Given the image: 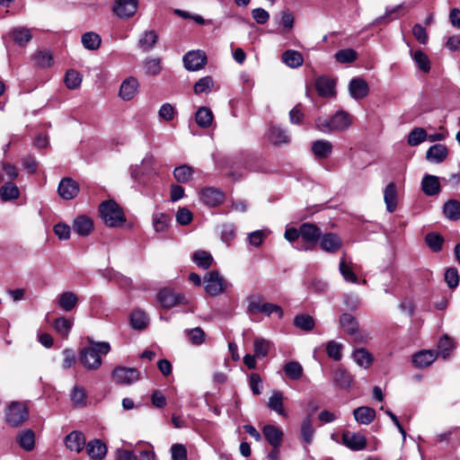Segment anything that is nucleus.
Wrapping results in <instances>:
<instances>
[{
  "mask_svg": "<svg viewBox=\"0 0 460 460\" xmlns=\"http://www.w3.org/2000/svg\"><path fill=\"white\" fill-rule=\"evenodd\" d=\"M35 64L42 68L49 67L52 65L53 58L49 51H39L33 55Z\"/></svg>",
  "mask_w": 460,
  "mask_h": 460,
  "instance_id": "59",
  "label": "nucleus"
},
{
  "mask_svg": "<svg viewBox=\"0 0 460 460\" xmlns=\"http://www.w3.org/2000/svg\"><path fill=\"white\" fill-rule=\"evenodd\" d=\"M272 343L261 337H256L253 341V351L257 358H263L268 356Z\"/></svg>",
  "mask_w": 460,
  "mask_h": 460,
  "instance_id": "40",
  "label": "nucleus"
},
{
  "mask_svg": "<svg viewBox=\"0 0 460 460\" xmlns=\"http://www.w3.org/2000/svg\"><path fill=\"white\" fill-rule=\"evenodd\" d=\"M71 400L77 407L85 406L86 404V393L85 390L78 385L74 386L71 392Z\"/></svg>",
  "mask_w": 460,
  "mask_h": 460,
  "instance_id": "61",
  "label": "nucleus"
},
{
  "mask_svg": "<svg viewBox=\"0 0 460 460\" xmlns=\"http://www.w3.org/2000/svg\"><path fill=\"white\" fill-rule=\"evenodd\" d=\"M58 192L62 199L69 200L77 196L79 185L69 177L63 178L58 184Z\"/></svg>",
  "mask_w": 460,
  "mask_h": 460,
  "instance_id": "12",
  "label": "nucleus"
},
{
  "mask_svg": "<svg viewBox=\"0 0 460 460\" xmlns=\"http://www.w3.org/2000/svg\"><path fill=\"white\" fill-rule=\"evenodd\" d=\"M99 211L102 219L108 226L116 227L126 221L122 208L114 200L102 201L99 206Z\"/></svg>",
  "mask_w": 460,
  "mask_h": 460,
  "instance_id": "3",
  "label": "nucleus"
},
{
  "mask_svg": "<svg viewBox=\"0 0 460 460\" xmlns=\"http://www.w3.org/2000/svg\"><path fill=\"white\" fill-rule=\"evenodd\" d=\"M426 243L435 252L441 251L444 239L441 235L429 233L425 237Z\"/></svg>",
  "mask_w": 460,
  "mask_h": 460,
  "instance_id": "62",
  "label": "nucleus"
},
{
  "mask_svg": "<svg viewBox=\"0 0 460 460\" xmlns=\"http://www.w3.org/2000/svg\"><path fill=\"white\" fill-rule=\"evenodd\" d=\"M353 415L358 423L368 425L375 420L376 411L373 408L361 406L353 411Z\"/></svg>",
  "mask_w": 460,
  "mask_h": 460,
  "instance_id": "28",
  "label": "nucleus"
},
{
  "mask_svg": "<svg viewBox=\"0 0 460 460\" xmlns=\"http://www.w3.org/2000/svg\"><path fill=\"white\" fill-rule=\"evenodd\" d=\"M445 216L450 220H457L460 218V202L455 199L448 200L445 203Z\"/></svg>",
  "mask_w": 460,
  "mask_h": 460,
  "instance_id": "49",
  "label": "nucleus"
},
{
  "mask_svg": "<svg viewBox=\"0 0 460 460\" xmlns=\"http://www.w3.org/2000/svg\"><path fill=\"white\" fill-rule=\"evenodd\" d=\"M0 168V183L4 181H13L18 177V169L10 163L1 162Z\"/></svg>",
  "mask_w": 460,
  "mask_h": 460,
  "instance_id": "39",
  "label": "nucleus"
},
{
  "mask_svg": "<svg viewBox=\"0 0 460 460\" xmlns=\"http://www.w3.org/2000/svg\"><path fill=\"white\" fill-rule=\"evenodd\" d=\"M411 58L420 70L428 73L430 70V61L428 56L420 49L411 51Z\"/></svg>",
  "mask_w": 460,
  "mask_h": 460,
  "instance_id": "47",
  "label": "nucleus"
},
{
  "mask_svg": "<svg viewBox=\"0 0 460 460\" xmlns=\"http://www.w3.org/2000/svg\"><path fill=\"white\" fill-rule=\"evenodd\" d=\"M85 447L88 456L93 459H102L107 453L106 445L100 439H93L85 445Z\"/></svg>",
  "mask_w": 460,
  "mask_h": 460,
  "instance_id": "31",
  "label": "nucleus"
},
{
  "mask_svg": "<svg viewBox=\"0 0 460 460\" xmlns=\"http://www.w3.org/2000/svg\"><path fill=\"white\" fill-rule=\"evenodd\" d=\"M283 371L287 378L299 380L304 374V368L298 361H289L283 366Z\"/></svg>",
  "mask_w": 460,
  "mask_h": 460,
  "instance_id": "36",
  "label": "nucleus"
},
{
  "mask_svg": "<svg viewBox=\"0 0 460 460\" xmlns=\"http://www.w3.org/2000/svg\"><path fill=\"white\" fill-rule=\"evenodd\" d=\"M283 63L290 68L300 67L304 63L303 55L294 49H288L282 53L281 56Z\"/></svg>",
  "mask_w": 460,
  "mask_h": 460,
  "instance_id": "30",
  "label": "nucleus"
},
{
  "mask_svg": "<svg viewBox=\"0 0 460 460\" xmlns=\"http://www.w3.org/2000/svg\"><path fill=\"white\" fill-rule=\"evenodd\" d=\"M73 228L79 235L87 236L93 229V223L88 217L79 216L75 218Z\"/></svg>",
  "mask_w": 460,
  "mask_h": 460,
  "instance_id": "24",
  "label": "nucleus"
},
{
  "mask_svg": "<svg viewBox=\"0 0 460 460\" xmlns=\"http://www.w3.org/2000/svg\"><path fill=\"white\" fill-rule=\"evenodd\" d=\"M72 325H73V323L65 317L58 318L54 322V324H53L56 332L63 338H66L68 336V333L70 332Z\"/></svg>",
  "mask_w": 460,
  "mask_h": 460,
  "instance_id": "57",
  "label": "nucleus"
},
{
  "mask_svg": "<svg viewBox=\"0 0 460 460\" xmlns=\"http://www.w3.org/2000/svg\"><path fill=\"white\" fill-rule=\"evenodd\" d=\"M384 200L387 211L393 213L397 207V188L394 182L386 185L384 191Z\"/></svg>",
  "mask_w": 460,
  "mask_h": 460,
  "instance_id": "26",
  "label": "nucleus"
},
{
  "mask_svg": "<svg viewBox=\"0 0 460 460\" xmlns=\"http://www.w3.org/2000/svg\"><path fill=\"white\" fill-rule=\"evenodd\" d=\"M130 323L134 329L143 330L147 326L148 317L144 311L136 309L131 313Z\"/></svg>",
  "mask_w": 460,
  "mask_h": 460,
  "instance_id": "43",
  "label": "nucleus"
},
{
  "mask_svg": "<svg viewBox=\"0 0 460 460\" xmlns=\"http://www.w3.org/2000/svg\"><path fill=\"white\" fill-rule=\"evenodd\" d=\"M157 300L164 308H171L177 305H185L189 303L183 294L177 293L169 288H164L158 292Z\"/></svg>",
  "mask_w": 460,
  "mask_h": 460,
  "instance_id": "7",
  "label": "nucleus"
},
{
  "mask_svg": "<svg viewBox=\"0 0 460 460\" xmlns=\"http://www.w3.org/2000/svg\"><path fill=\"white\" fill-rule=\"evenodd\" d=\"M185 333L191 344L195 346L201 345L205 341L206 334L200 327L186 330Z\"/></svg>",
  "mask_w": 460,
  "mask_h": 460,
  "instance_id": "58",
  "label": "nucleus"
},
{
  "mask_svg": "<svg viewBox=\"0 0 460 460\" xmlns=\"http://www.w3.org/2000/svg\"><path fill=\"white\" fill-rule=\"evenodd\" d=\"M262 434L272 447H280L284 434L279 427L267 424L262 429Z\"/></svg>",
  "mask_w": 460,
  "mask_h": 460,
  "instance_id": "20",
  "label": "nucleus"
},
{
  "mask_svg": "<svg viewBox=\"0 0 460 460\" xmlns=\"http://www.w3.org/2000/svg\"><path fill=\"white\" fill-rule=\"evenodd\" d=\"M339 268L341 274L346 281L358 283V277L353 272L351 267L346 263L344 259L341 260Z\"/></svg>",
  "mask_w": 460,
  "mask_h": 460,
  "instance_id": "64",
  "label": "nucleus"
},
{
  "mask_svg": "<svg viewBox=\"0 0 460 460\" xmlns=\"http://www.w3.org/2000/svg\"><path fill=\"white\" fill-rule=\"evenodd\" d=\"M213 119V112L208 107H200L196 112L195 119L200 128H208L212 124Z\"/></svg>",
  "mask_w": 460,
  "mask_h": 460,
  "instance_id": "42",
  "label": "nucleus"
},
{
  "mask_svg": "<svg viewBox=\"0 0 460 460\" xmlns=\"http://www.w3.org/2000/svg\"><path fill=\"white\" fill-rule=\"evenodd\" d=\"M269 140L275 146L288 144L289 136L286 129L279 126H271L268 133Z\"/></svg>",
  "mask_w": 460,
  "mask_h": 460,
  "instance_id": "25",
  "label": "nucleus"
},
{
  "mask_svg": "<svg viewBox=\"0 0 460 460\" xmlns=\"http://www.w3.org/2000/svg\"><path fill=\"white\" fill-rule=\"evenodd\" d=\"M335 85V80L326 75H321L315 80L316 91L323 97L334 96Z\"/></svg>",
  "mask_w": 460,
  "mask_h": 460,
  "instance_id": "19",
  "label": "nucleus"
},
{
  "mask_svg": "<svg viewBox=\"0 0 460 460\" xmlns=\"http://www.w3.org/2000/svg\"><path fill=\"white\" fill-rule=\"evenodd\" d=\"M319 244L323 251L329 253H334L341 248L342 241L336 234L326 233L324 234H322Z\"/></svg>",
  "mask_w": 460,
  "mask_h": 460,
  "instance_id": "13",
  "label": "nucleus"
},
{
  "mask_svg": "<svg viewBox=\"0 0 460 460\" xmlns=\"http://www.w3.org/2000/svg\"><path fill=\"white\" fill-rule=\"evenodd\" d=\"M427 140V132L423 128H414L408 135L407 142L411 146L420 145Z\"/></svg>",
  "mask_w": 460,
  "mask_h": 460,
  "instance_id": "52",
  "label": "nucleus"
},
{
  "mask_svg": "<svg viewBox=\"0 0 460 460\" xmlns=\"http://www.w3.org/2000/svg\"><path fill=\"white\" fill-rule=\"evenodd\" d=\"M170 216L164 213H155L153 215V226L157 233L164 232L170 224Z\"/></svg>",
  "mask_w": 460,
  "mask_h": 460,
  "instance_id": "50",
  "label": "nucleus"
},
{
  "mask_svg": "<svg viewBox=\"0 0 460 460\" xmlns=\"http://www.w3.org/2000/svg\"><path fill=\"white\" fill-rule=\"evenodd\" d=\"M300 234L303 243L296 248L301 252L313 251L322 236V230L312 223H303L300 226Z\"/></svg>",
  "mask_w": 460,
  "mask_h": 460,
  "instance_id": "4",
  "label": "nucleus"
},
{
  "mask_svg": "<svg viewBox=\"0 0 460 460\" xmlns=\"http://www.w3.org/2000/svg\"><path fill=\"white\" fill-rule=\"evenodd\" d=\"M455 348L454 341L447 335H444L440 338L438 344V355H440L443 358H447L449 356L450 351Z\"/></svg>",
  "mask_w": 460,
  "mask_h": 460,
  "instance_id": "53",
  "label": "nucleus"
},
{
  "mask_svg": "<svg viewBox=\"0 0 460 460\" xmlns=\"http://www.w3.org/2000/svg\"><path fill=\"white\" fill-rule=\"evenodd\" d=\"M66 447L73 452L80 453L85 447L86 441L84 435L78 430H74L64 438Z\"/></svg>",
  "mask_w": 460,
  "mask_h": 460,
  "instance_id": "14",
  "label": "nucleus"
},
{
  "mask_svg": "<svg viewBox=\"0 0 460 460\" xmlns=\"http://www.w3.org/2000/svg\"><path fill=\"white\" fill-rule=\"evenodd\" d=\"M349 92L353 99L360 100L367 95L369 87L365 79L361 77H354L349 84Z\"/></svg>",
  "mask_w": 460,
  "mask_h": 460,
  "instance_id": "17",
  "label": "nucleus"
},
{
  "mask_svg": "<svg viewBox=\"0 0 460 460\" xmlns=\"http://www.w3.org/2000/svg\"><path fill=\"white\" fill-rule=\"evenodd\" d=\"M294 325L303 331L308 332L314 327V319L309 314H297L294 319Z\"/></svg>",
  "mask_w": 460,
  "mask_h": 460,
  "instance_id": "51",
  "label": "nucleus"
},
{
  "mask_svg": "<svg viewBox=\"0 0 460 460\" xmlns=\"http://www.w3.org/2000/svg\"><path fill=\"white\" fill-rule=\"evenodd\" d=\"M137 0H116L112 11L120 19L132 17L137 10Z\"/></svg>",
  "mask_w": 460,
  "mask_h": 460,
  "instance_id": "10",
  "label": "nucleus"
},
{
  "mask_svg": "<svg viewBox=\"0 0 460 460\" xmlns=\"http://www.w3.org/2000/svg\"><path fill=\"white\" fill-rule=\"evenodd\" d=\"M112 378L118 385H128L139 379V372L134 367H118L112 371Z\"/></svg>",
  "mask_w": 460,
  "mask_h": 460,
  "instance_id": "8",
  "label": "nucleus"
},
{
  "mask_svg": "<svg viewBox=\"0 0 460 460\" xmlns=\"http://www.w3.org/2000/svg\"><path fill=\"white\" fill-rule=\"evenodd\" d=\"M205 291L216 296L224 293L227 288L226 280L217 270L208 272L203 279Z\"/></svg>",
  "mask_w": 460,
  "mask_h": 460,
  "instance_id": "6",
  "label": "nucleus"
},
{
  "mask_svg": "<svg viewBox=\"0 0 460 460\" xmlns=\"http://www.w3.org/2000/svg\"><path fill=\"white\" fill-rule=\"evenodd\" d=\"M162 59L160 58H146L144 61L145 73L150 75H157L162 71Z\"/></svg>",
  "mask_w": 460,
  "mask_h": 460,
  "instance_id": "54",
  "label": "nucleus"
},
{
  "mask_svg": "<svg viewBox=\"0 0 460 460\" xmlns=\"http://www.w3.org/2000/svg\"><path fill=\"white\" fill-rule=\"evenodd\" d=\"M89 343L88 347L81 349L79 361L87 369H97L102 366V356L110 352L111 345L106 341H93L91 339Z\"/></svg>",
  "mask_w": 460,
  "mask_h": 460,
  "instance_id": "1",
  "label": "nucleus"
},
{
  "mask_svg": "<svg viewBox=\"0 0 460 460\" xmlns=\"http://www.w3.org/2000/svg\"><path fill=\"white\" fill-rule=\"evenodd\" d=\"M214 86V81L211 76L201 77L196 82L193 91L196 94L208 93L211 92Z\"/></svg>",
  "mask_w": 460,
  "mask_h": 460,
  "instance_id": "55",
  "label": "nucleus"
},
{
  "mask_svg": "<svg viewBox=\"0 0 460 460\" xmlns=\"http://www.w3.org/2000/svg\"><path fill=\"white\" fill-rule=\"evenodd\" d=\"M332 144L324 139L315 140L312 143V153L316 159H325L329 157L332 152Z\"/></svg>",
  "mask_w": 460,
  "mask_h": 460,
  "instance_id": "23",
  "label": "nucleus"
},
{
  "mask_svg": "<svg viewBox=\"0 0 460 460\" xmlns=\"http://www.w3.org/2000/svg\"><path fill=\"white\" fill-rule=\"evenodd\" d=\"M57 303L59 308L66 312H69L77 305L78 296L72 291H66L58 296Z\"/></svg>",
  "mask_w": 460,
  "mask_h": 460,
  "instance_id": "27",
  "label": "nucleus"
},
{
  "mask_svg": "<svg viewBox=\"0 0 460 460\" xmlns=\"http://www.w3.org/2000/svg\"><path fill=\"white\" fill-rule=\"evenodd\" d=\"M437 358L434 350H420L412 357L413 363L419 367H426L429 366Z\"/></svg>",
  "mask_w": 460,
  "mask_h": 460,
  "instance_id": "35",
  "label": "nucleus"
},
{
  "mask_svg": "<svg viewBox=\"0 0 460 460\" xmlns=\"http://www.w3.org/2000/svg\"><path fill=\"white\" fill-rule=\"evenodd\" d=\"M225 194L216 188H205L200 192V199L208 207H217L224 201Z\"/></svg>",
  "mask_w": 460,
  "mask_h": 460,
  "instance_id": "18",
  "label": "nucleus"
},
{
  "mask_svg": "<svg viewBox=\"0 0 460 460\" xmlns=\"http://www.w3.org/2000/svg\"><path fill=\"white\" fill-rule=\"evenodd\" d=\"M101 37L95 32H85L82 35L83 46L90 50H96L101 46Z\"/></svg>",
  "mask_w": 460,
  "mask_h": 460,
  "instance_id": "44",
  "label": "nucleus"
},
{
  "mask_svg": "<svg viewBox=\"0 0 460 460\" xmlns=\"http://www.w3.org/2000/svg\"><path fill=\"white\" fill-rule=\"evenodd\" d=\"M351 358L364 369H368L374 362L373 354L365 348L355 349L351 353Z\"/></svg>",
  "mask_w": 460,
  "mask_h": 460,
  "instance_id": "22",
  "label": "nucleus"
},
{
  "mask_svg": "<svg viewBox=\"0 0 460 460\" xmlns=\"http://www.w3.org/2000/svg\"><path fill=\"white\" fill-rule=\"evenodd\" d=\"M343 345L335 341H330L326 344V353L329 358L335 361H340L342 358Z\"/></svg>",
  "mask_w": 460,
  "mask_h": 460,
  "instance_id": "56",
  "label": "nucleus"
},
{
  "mask_svg": "<svg viewBox=\"0 0 460 460\" xmlns=\"http://www.w3.org/2000/svg\"><path fill=\"white\" fill-rule=\"evenodd\" d=\"M421 188L423 192L428 196L438 194L440 190L438 178L430 174L425 175L421 181Z\"/></svg>",
  "mask_w": 460,
  "mask_h": 460,
  "instance_id": "33",
  "label": "nucleus"
},
{
  "mask_svg": "<svg viewBox=\"0 0 460 460\" xmlns=\"http://www.w3.org/2000/svg\"><path fill=\"white\" fill-rule=\"evenodd\" d=\"M158 40V35L154 30L144 31L139 40L137 46L143 51L151 50Z\"/></svg>",
  "mask_w": 460,
  "mask_h": 460,
  "instance_id": "32",
  "label": "nucleus"
},
{
  "mask_svg": "<svg viewBox=\"0 0 460 460\" xmlns=\"http://www.w3.org/2000/svg\"><path fill=\"white\" fill-rule=\"evenodd\" d=\"M182 61L187 70L198 71L205 66L207 56L202 50H191L183 56Z\"/></svg>",
  "mask_w": 460,
  "mask_h": 460,
  "instance_id": "9",
  "label": "nucleus"
},
{
  "mask_svg": "<svg viewBox=\"0 0 460 460\" xmlns=\"http://www.w3.org/2000/svg\"><path fill=\"white\" fill-rule=\"evenodd\" d=\"M65 83L67 88L76 89L82 83V77L75 70H68L65 76Z\"/></svg>",
  "mask_w": 460,
  "mask_h": 460,
  "instance_id": "63",
  "label": "nucleus"
},
{
  "mask_svg": "<svg viewBox=\"0 0 460 460\" xmlns=\"http://www.w3.org/2000/svg\"><path fill=\"white\" fill-rule=\"evenodd\" d=\"M284 394L279 391H273L268 402V407L276 411L279 415L285 416V410L283 406Z\"/></svg>",
  "mask_w": 460,
  "mask_h": 460,
  "instance_id": "41",
  "label": "nucleus"
},
{
  "mask_svg": "<svg viewBox=\"0 0 460 460\" xmlns=\"http://www.w3.org/2000/svg\"><path fill=\"white\" fill-rule=\"evenodd\" d=\"M17 442L26 451H31L35 446V434L31 429H24L17 436Z\"/></svg>",
  "mask_w": 460,
  "mask_h": 460,
  "instance_id": "38",
  "label": "nucleus"
},
{
  "mask_svg": "<svg viewBox=\"0 0 460 460\" xmlns=\"http://www.w3.org/2000/svg\"><path fill=\"white\" fill-rule=\"evenodd\" d=\"M12 40L19 46H25L31 39V30L26 27H14L9 32Z\"/></svg>",
  "mask_w": 460,
  "mask_h": 460,
  "instance_id": "29",
  "label": "nucleus"
},
{
  "mask_svg": "<svg viewBox=\"0 0 460 460\" xmlns=\"http://www.w3.org/2000/svg\"><path fill=\"white\" fill-rule=\"evenodd\" d=\"M20 196V190L13 181H4L0 187V199L3 201L17 199Z\"/></svg>",
  "mask_w": 460,
  "mask_h": 460,
  "instance_id": "34",
  "label": "nucleus"
},
{
  "mask_svg": "<svg viewBox=\"0 0 460 460\" xmlns=\"http://www.w3.org/2000/svg\"><path fill=\"white\" fill-rule=\"evenodd\" d=\"M192 260L198 267L205 270L208 269L213 262V257L206 251L195 252Z\"/></svg>",
  "mask_w": 460,
  "mask_h": 460,
  "instance_id": "46",
  "label": "nucleus"
},
{
  "mask_svg": "<svg viewBox=\"0 0 460 460\" xmlns=\"http://www.w3.org/2000/svg\"><path fill=\"white\" fill-rule=\"evenodd\" d=\"M341 327L349 335L356 334L358 329V323L350 314H342L340 317Z\"/></svg>",
  "mask_w": 460,
  "mask_h": 460,
  "instance_id": "37",
  "label": "nucleus"
},
{
  "mask_svg": "<svg viewBox=\"0 0 460 460\" xmlns=\"http://www.w3.org/2000/svg\"><path fill=\"white\" fill-rule=\"evenodd\" d=\"M138 89V80L134 76H128L121 83L119 96L123 101H130L137 94Z\"/></svg>",
  "mask_w": 460,
  "mask_h": 460,
  "instance_id": "11",
  "label": "nucleus"
},
{
  "mask_svg": "<svg viewBox=\"0 0 460 460\" xmlns=\"http://www.w3.org/2000/svg\"><path fill=\"white\" fill-rule=\"evenodd\" d=\"M192 174L193 169L187 164L178 166L173 170V176L180 183H186L190 181L192 178Z\"/></svg>",
  "mask_w": 460,
  "mask_h": 460,
  "instance_id": "48",
  "label": "nucleus"
},
{
  "mask_svg": "<svg viewBox=\"0 0 460 460\" xmlns=\"http://www.w3.org/2000/svg\"><path fill=\"white\" fill-rule=\"evenodd\" d=\"M335 59L341 64L352 63L358 58L357 52L352 49L339 50L334 55Z\"/></svg>",
  "mask_w": 460,
  "mask_h": 460,
  "instance_id": "60",
  "label": "nucleus"
},
{
  "mask_svg": "<svg viewBox=\"0 0 460 460\" xmlns=\"http://www.w3.org/2000/svg\"><path fill=\"white\" fill-rule=\"evenodd\" d=\"M29 417V409L25 402L14 401L8 404L5 410L4 420L6 423L18 428L27 420Z\"/></svg>",
  "mask_w": 460,
  "mask_h": 460,
  "instance_id": "5",
  "label": "nucleus"
},
{
  "mask_svg": "<svg viewBox=\"0 0 460 460\" xmlns=\"http://www.w3.org/2000/svg\"><path fill=\"white\" fill-rule=\"evenodd\" d=\"M333 383L341 389L349 390L354 383V376L343 367H339L332 373Z\"/></svg>",
  "mask_w": 460,
  "mask_h": 460,
  "instance_id": "16",
  "label": "nucleus"
},
{
  "mask_svg": "<svg viewBox=\"0 0 460 460\" xmlns=\"http://www.w3.org/2000/svg\"><path fill=\"white\" fill-rule=\"evenodd\" d=\"M314 429L313 427V420L310 415H307L302 421L301 435L304 441L310 445L313 442Z\"/></svg>",
  "mask_w": 460,
  "mask_h": 460,
  "instance_id": "45",
  "label": "nucleus"
},
{
  "mask_svg": "<svg viewBox=\"0 0 460 460\" xmlns=\"http://www.w3.org/2000/svg\"><path fill=\"white\" fill-rule=\"evenodd\" d=\"M448 155V149L445 145L436 144L431 146L426 152L425 158L433 164L443 163Z\"/></svg>",
  "mask_w": 460,
  "mask_h": 460,
  "instance_id": "21",
  "label": "nucleus"
},
{
  "mask_svg": "<svg viewBox=\"0 0 460 460\" xmlns=\"http://www.w3.org/2000/svg\"><path fill=\"white\" fill-rule=\"evenodd\" d=\"M343 444L353 451H359L366 447L367 439L360 433L346 431L342 434Z\"/></svg>",
  "mask_w": 460,
  "mask_h": 460,
  "instance_id": "15",
  "label": "nucleus"
},
{
  "mask_svg": "<svg viewBox=\"0 0 460 460\" xmlns=\"http://www.w3.org/2000/svg\"><path fill=\"white\" fill-rule=\"evenodd\" d=\"M350 124L351 117L344 111H337L330 119L319 117L315 119V127L324 134L343 131L347 129Z\"/></svg>",
  "mask_w": 460,
  "mask_h": 460,
  "instance_id": "2",
  "label": "nucleus"
}]
</instances>
